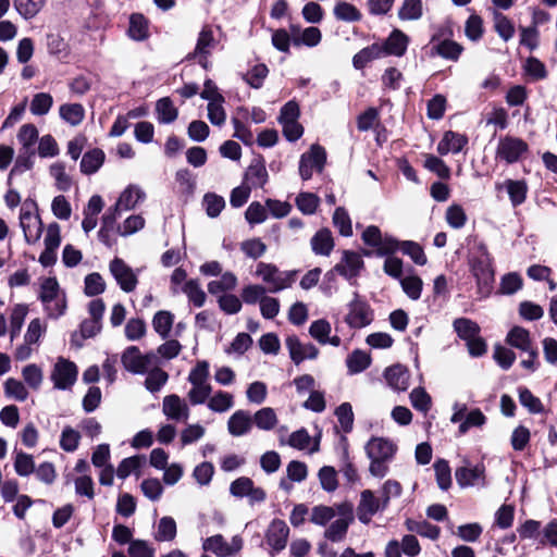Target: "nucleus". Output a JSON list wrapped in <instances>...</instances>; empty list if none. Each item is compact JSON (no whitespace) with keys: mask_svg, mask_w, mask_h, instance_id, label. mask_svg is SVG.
I'll list each match as a JSON object with an SVG mask.
<instances>
[{"mask_svg":"<svg viewBox=\"0 0 557 557\" xmlns=\"http://www.w3.org/2000/svg\"><path fill=\"white\" fill-rule=\"evenodd\" d=\"M39 299L50 319H58L66 311V295L61 290L55 277H46L40 284Z\"/></svg>","mask_w":557,"mask_h":557,"instance_id":"f257e3e1","label":"nucleus"},{"mask_svg":"<svg viewBox=\"0 0 557 557\" xmlns=\"http://www.w3.org/2000/svg\"><path fill=\"white\" fill-rule=\"evenodd\" d=\"M256 275L267 284L268 293L276 294L295 283L297 271H281L275 264L259 262Z\"/></svg>","mask_w":557,"mask_h":557,"instance_id":"f03ea898","label":"nucleus"},{"mask_svg":"<svg viewBox=\"0 0 557 557\" xmlns=\"http://www.w3.org/2000/svg\"><path fill=\"white\" fill-rule=\"evenodd\" d=\"M209 363L206 360L198 361L188 374L191 384L187 397L191 405L203 404L210 396L212 387L209 383Z\"/></svg>","mask_w":557,"mask_h":557,"instance_id":"7ed1b4c3","label":"nucleus"},{"mask_svg":"<svg viewBox=\"0 0 557 557\" xmlns=\"http://www.w3.org/2000/svg\"><path fill=\"white\" fill-rule=\"evenodd\" d=\"M121 362L128 372L145 374L150 368L158 364L159 357L153 351L141 354L137 346H129L123 351Z\"/></svg>","mask_w":557,"mask_h":557,"instance_id":"20e7f679","label":"nucleus"},{"mask_svg":"<svg viewBox=\"0 0 557 557\" xmlns=\"http://www.w3.org/2000/svg\"><path fill=\"white\" fill-rule=\"evenodd\" d=\"M37 210V205L34 201L24 202L20 213V225L24 233L25 242L29 245L37 243L42 234V222Z\"/></svg>","mask_w":557,"mask_h":557,"instance_id":"39448f33","label":"nucleus"},{"mask_svg":"<svg viewBox=\"0 0 557 557\" xmlns=\"http://www.w3.org/2000/svg\"><path fill=\"white\" fill-rule=\"evenodd\" d=\"M528 151L529 146L523 139L506 135L498 140L496 159L512 164L518 162Z\"/></svg>","mask_w":557,"mask_h":557,"instance_id":"423d86ee","label":"nucleus"},{"mask_svg":"<svg viewBox=\"0 0 557 557\" xmlns=\"http://www.w3.org/2000/svg\"><path fill=\"white\" fill-rule=\"evenodd\" d=\"M326 161V152L320 145H312L309 151L300 157L299 174L304 181L312 177L313 171L322 172Z\"/></svg>","mask_w":557,"mask_h":557,"instance_id":"0eeeda50","label":"nucleus"},{"mask_svg":"<svg viewBox=\"0 0 557 557\" xmlns=\"http://www.w3.org/2000/svg\"><path fill=\"white\" fill-rule=\"evenodd\" d=\"M216 45L218 40L214 38L212 28L210 26H203L198 35L196 47L194 51L187 55V59H196L198 63L207 70L209 67L208 59Z\"/></svg>","mask_w":557,"mask_h":557,"instance_id":"6e6552de","label":"nucleus"},{"mask_svg":"<svg viewBox=\"0 0 557 557\" xmlns=\"http://www.w3.org/2000/svg\"><path fill=\"white\" fill-rule=\"evenodd\" d=\"M109 271L120 288L125 293H132L138 284L135 271L121 258H114L109 263Z\"/></svg>","mask_w":557,"mask_h":557,"instance_id":"1a4fd4ad","label":"nucleus"},{"mask_svg":"<svg viewBox=\"0 0 557 557\" xmlns=\"http://www.w3.org/2000/svg\"><path fill=\"white\" fill-rule=\"evenodd\" d=\"M77 379V367L74 362L59 358L51 373V380L54 387L66 389L71 387Z\"/></svg>","mask_w":557,"mask_h":557,"instance_id":"9d476101","label":"nucleus"},{"mask_svg":"<svg viewBox=\"0 0 557 557\" xmlns=\"http://www.w3.org/2000/svg\"><path fill=\"white\" fill-rule=\"evenodd\" d=\"M373 320V311L370 306L356 298L348 306L346 323L352 329H361L369 325Z\"/></svg>","mask_w":557,"mask_h":557,"instance_id":"9b49d317","label":"nucleus"},{"mask_svg":"<svg viewBox=\"0 0 557 557\" xmlns=\"http://www.w3.org/2000/svg\"><path fill=\"white\" fill-rule=\"evenodd\" d=\"M162 412L169 420L186 422L190 411L183 398L176 394H171L166 395L162 400Z\"/></svg>","mask_w":557,"mask_h":557,"instance_id":"f8f14e48","label":"nucleus"},{"mask_svg":"<svg viewBox=\"0 0 557 557\" xmlns=\"http://www.w3.org/2000/svg\"><path fill=\"white\" fill-rule=\"evenodd\" d=\"M471 272L476 278L480 289H490L494 282L493 258H472L470 260Z\"/></svg>","mask_w":557,"mask_h":557,"instance_id":"ddd939ff","label":"nucleus"},{"mask_svg":"<svg viewBox=\"0 0 557 557\" xmlns=\"http://www.w3.org/2000/svg\"><path fill=\"white\" fill-rule=\"evenodd\" d=\"M455 478L460 487H470L475 485H485V467L478 463L473 467L467 465L457 468Z\"/></svg>","mask_w":557,"mask_h":557,"instance_id":"4468645a","label":"nucleus"},{"mask_svg":"<svg viewBox=\"0 0 557 557\" xmlns=\"http://www.w3.org/2000/svg\"><path fill=\"white\" fill-rule=\"evenodd\" d=\"M290 359L299 364L306 359H315L319 349L311 343H301L296 335H289L285 341Z\"/></svg>","mask_w":557,"mask_h":557,"instance_id":"2eb2a0df","label":"nucleus"},{"mask_svg":"<svg viewBox=\"0 0 557 557\" xmlns=\"http://www.w3.org/2000/svg\"><path fill=\"white\" fill-rule=\"evenodd\" d=\"M363 268V260L358 252L344 250L341 262H338L330 273L334 271L347 280H351L359 275Z\"/></svg>","mask_w":557,"mask_h":557,"instance_id":"dca6fc26","label":"nucleus"},{"mask_svg":"<svg viewBox=\"0 0 557 557\" xmlns=\"http://www.w3.org/2000/svg\"><path fill=\"white\" fill-rule=\"evenodd\" d=\"M385 507L386 506H383L382 497H375L372 491L364 490L360 494L357 515L361 522H369L372 516L383 510Z\"/></svg>","mask_w":557,"mask_h":557,"instance_id":"f3484780","label":"nucleus"},{"mask_svg":"<svg viewBox=\"0 0 557 557\" xmlns=\"http://www.w3.org/2000/svg\"><path fill=\"white\" fill-rule=\"evenodd\" d=\"M396 451V446L388 440L372 437L366 445V453L369 459L389 461Z\"/></svg>","mask_w":557,"mask_h":557,"instance_id":"a211bd4d","label":"nucleus"},{"mask_svg":"<svg viewBox=\"0 0 557 557\" xmlns=\"http://www.w3.org/2000/svg\"><path fill=\"white\" fill-rule=\"evenodd\" d=\"M409 37L400 29H394L381 45L383 55L403 57L408 48Z\"/></svg>","mask_w":557,"mask_h":557,"instance_id":"6ab92c4d","label":"nucleus"},{"mask_svg":"<svg viewBox=\"0 0 557 557\" xmlns=\"http://www.w3.org/2000/svg\"><path fill=\"white\" fill-rule=\"evenodd\" d=\"M384 377L388 386L396 392H405L409 387V371L400 364L386 368Z\"/></svg>","mask_w":557,"mask_h":557,"instance_id":"aec40b11","label":"nucleus"},{"mask_svg":"<svg viewBox=\"0 0 557 557\" xmlns=\"http://www.w3.org/2000/svg\"><path fill=\"white\" fill-rule=\"evenodd\" d=\"M252 419L248 411L236 410L227 421V431L233 436H243L250 432Z\"/></svg>","mask_w":557,"mask_h":557,"instance_id":"412c9836","label":"nucleus"},{"mask_svg":"<svg viewBox=\"0 0 557 557\" xmlns=\"http://www.w3.org/2000/svg\"><path fill=\"white\" fill-rule=\"evenodd\" d=\"M467 144L468 139L465 135L448 131L438 143L437 152L441 156H445L448 152L458 153Z\"/></svg>","mask_w":557,"mask_h":557,"instance_id":"4be33fe9","label":"nucleus"},{"mask_svg":"<svg viewBox=\"0 0 557 557\" xmlns=\"http://www.w3.org/2000/svg\"><path fill=\"white\" fill-rule=\"evenodd\" d=\"M268 171L261 160H255L245 173L246 186L252 188L263 187L268 182Z\"/></svg>","mask_w":557,"mask_h":557,"instance_id":"5701e85b","label":"nucleus"},{"mask_svg":"<svg viewBox=\"0 0 557 557\" xmlns=\"http://www.w3.org/2000/svg\"><path fill=\"white\" fill-rule=\"evenodd\" d=\"M312 251L320 256H330L334 248V239L329 228L319 230L310 240Z\"/></svg>","mask_w":557,"mask_h":557,"instance_id":"b1692460","label":"nucleus"},{"mask_svg":"<svg viewBox=\"0 0 557 557\" xmlns=\"http://www.w3.org/2000/svg\"><path fill=\"white\" fill-rule=\"evenodd\" d=\"M104 152L99 148H94L83 154L81 160V172L86 175L96 173L103 164Z\"/></svg>","mask_w":557,"mask_h":557,"instance_id":"393cba45","label":"nucleus"},{"mask_svg":"<svg viewBox=\"0 0 557 557\" xmlns=\"http://www.w3.org/2000/svg\"><path fill=\"white\" fill-rule=\"evenodd\" d=\"M506 342L521 351L533 348L530 332L522 326H513L507 334Z\"/></svg>","mask_w":557,"mask_h":557,"instance_id":"a878e982","label":"nucleus"},{"mask_svg":"<svg viewBox=\"0 0 557 557\" xmlns=\"http://www.w3.org/2000/svg\"><path fill=\"white\" fill-rule=\"evenodd\" d=\"M288 533L287 524H270L267 542L275 552H281L286 545Z\"/></svg>","mask_w":557,"mask_h":557,"instance_id":"bb28decb","label":"nucleus"},{"mask_svg":"<svg viewBox=\"0 0 557 557\" xmlns=\"http://www.w3.org/2000/svg\"><path fill=\"white\" fill-rule=\"evenodd\" d=\"M383 57L381 45L374 42L357 52L352 58V64L357 70H361L369 62Z\"/></svg>","mask_w":557,"mask_h":557,"instance_id":"cd10ccee","label":"nucleus"},{"mask_svg":"<svg viewBox=\"0 0 557 557\" xmlns=\"http://www.w3.org/2000/svg\"><path fill=\"white\" fill-rule=\"evenodd\" d=\"M174 323V314L168 310H160L156 312L152 319V327L161 338L169 337Z\"/></svg>","mask_w":557,"mask_h":557,"instance_id":"c85d7f7f","label":"nucleus"},{"mask_svg":"<svg viewBox=\"0 0 557 557\" xmlns=\"http://www.w3.org/2000/svg\"><path fill=\"white\" fill-rule=\"evenodd\" d=\"M145 462H146V457L143 455H136V456H132V457L123 459L116 469L117 478L126 479L132 473L139 476L140 475L139 469L143 467V465H145Z\"/></svg>","mask_w":557,"mask_h":557,"instance_id":"c756f323","label":"nucleus"},{"mask_svg":"<svg viewBox=\"0 0 557 557\" xmlns=\"http://www.w3.org/2000/svg\"><path fill=\"white\" fill-rule=\"evenodd\" d=\"M252 419V423L256 424V426L259 430L262 431H271L273 430L277 422V416L273 408L271 407H263L255 412Z\"/></svg>","mask_w":557,"mask_h":557,"instance_id":"7c9ffc66","label":"nucleus"},{"mask_svg":"<svg viewBox=\"0 0 557 557\" xmlns=\"http://www.w3.org/2000/svg\"><path fill=\"white\" fill-rule=\"evenodd\" d=\"M157 119L161 124H170L177 119L178 111L169 97L159 99L156 103Z\"/></svg>","mask_w":557,"mask_h":557,"instance_id":"2f4dec72","label":"nucleus"},{"mask_svg":"<svg viewBox=\"0 0 557 557\" xmlns=\"http://www.w3.org/2000/svg\"><path fill=\"white\" fill-rule=\"evenodd\" d=\"M400 21H418L423 16L422 0H404L398 10Z\"/></svg>","mask_w":557,"mask_h":557,"instance_id":"473e14b6","label":"nucleus"},{"mask_svg":"<svg viewBox=\"0 0 557 557\" xmlns=\"http://www.w3.org/2000/svg\"><path fill=\"white\" fill-rule=\"evenodd\" d=\"M145 387L150 393L159 392L168 382L169 374L156 364L146 372Z\"/></svg>","mask_w":557,"mask_h":557,"instance_id":"72a5a7b5","label":"nucleus"},{"mask_svg":"<svg viewBox=\"0 0 557 557\" xmlns=\"http://www.w3.org/2000/svg\"><path fill=\"white\" fill-rule=\"evenodd\" d=\"M145 198V193L137 186H128L119 197L116 205L122 210L134 209Z\"/></svg>","mask_w":557,"mask_h":557,"instance_id":"f704fd0d","label":"nucleus"},{"mask_svg":"<svg viewBox=\"0 0 557 557\" xmlns=\"http://www.w3.org/2000/svg\"><path fill=\"white\" fill-rule=\"evenodd\" d=\"M453 327L457 335L463 341H470L480 334V326L476 322L468 318H457L453 322Z\"/></svg>","mask_w":557,"mask_h":557,"instance_id":"c9c22d12","label":"nucleus"},{"mask_svg":"<svg viewBox=\"0 0 557 557\" xmlns=\"http://www.w3.org/2000/svg\"><path fill=\"white\" fill-rule=\"evenodd\" d=\"M28 313V307L24 304L15 305L10 317V339L13 342L20 334Z\"/></svg>","mask_w":557,"mask_h":557,"instance_id":"e433bc0d","label":"nucleus"},{"mask_svg":"<svg viewBox=\"0 0 557 557\" xmlns=\"http://www.w3.org/2000/svg\"><path fill=\"white\" fill-rule=\"evenodd\" d=\"M35 151H26L21 150L20 154L17 156L14 166L11 169L8 177V185L12 184V180L26 172L29 171L34 165V158Z\"/></svg>","mask_w":557,"mask_h":557,"instance_id":"4c0bfd02","label":"nucleus"},{"mask_svg":"<svg viewBox=\"0 0 557 557\" xmlns=\"http://www.w3.org/2000/svg\"><path fill=\"white\" fill-rule=\"evenodd\" d=\"M182 292L187 296L188 300L196 307H202L206 302L207 295L201 288L198 280H188L182 287Z\"/></svg>","mask_w":557,"mask_h":557,"instance_id":"58836bf2","label":"nucleus"},{"mask_svg":"<svg viewBox=\"0 0 557 557\" xmlns=\"http://www.w3.org/2000/svg\"><path fill=\"white\" fill-rule=\"evenodd\" d=\"M60 116L69 124L76 126L82 123L85 110L79 103L62 104L59 109Z\"/></svg>","mask_w":557,"mask_h":557,"instance_id":"ea45409f","label":"nucleus"},{"mask_svg":"<svg viewBox=\"0 0 557 557\" xmlns=\"http://www.w3.org/2000/svg\"><path fill=\"white\" fill-rule=\"evenodd\" d=\"M333 13L337 20L345 22H358L362 16L354 4L346 1H338L334 7Z\"/></svg>","mask_w":557,"mask_h":557,"instance_id":"a19ab883","label":"nucleus"},{"mask_svg":"<svg viewBox=\"0 0 557 557\" xmlns=\"http://www.w3.org/2000/svg\"><path fill=\"white\" fill-rule=\"evenodd\" d=\"M128 35L134 40H144L148 36V22L143 14H132L129 17Z\"/></svg>","mask_w":557,"mask_h":557,"instance_id":"79ce46f5","label":"nucleus"},{"mask_svg":"<svg viewBox=\"0 0 557 557\" xmlns=\"http://www.w3.org/2000/svg\"><path fill=\"white\" fill-rule=\"evenodd\" d=\"M505 184L512 206L517 207L523 203L527 198V184L523 181L513 180H507Z\"/></svg>","mask_w":557,"mask_h":557,"instance_id":"37998d69","label":"nucleus"},{"mask_svg":"<svg viewBox=\"0 0 557 557\" xmlns=\"http://www.w3.org/2000/svg\"><path fill=\"white\" fill-rule=\"evenodd\" d=\"M46 0H14V7L25 20H29L40 12Z\"/></svg>","mask_w":557,"mask_h":557,"instance_id":"c03bdc74","label":"nucleus"},{"mask_svg":"<svg viewBox=\"0 0 557 557\" xmlns=\"http://www.w3.org/2000/svg\"><path fill=\"white\" fill-rule=\"evenodd\" d=\"M234 406L233 395L219 391L208 401V408L214 412H225Z\"/></svg>","mask_w":557,"mask_h":557,"instance_id":"a18cd8bd","label":"nucleus"},{"mask_svg":"<svg viewBox=\"0 0 557 557\" xmlns=\"http://www.w3.org/2000/svg\"><path fill=\"white\" fill-rule=\"evenodd\" d=\"M53 104V98L48 92L36 94L32 101L29 110L34 115H46Z\"/></svg>","mask_w":557,"mask_h":557,"instance_id":"49530a36","label":"nucleus"},{"mask_svg":"<svg viewBox=\"0 0 557 557\" xmlns=\"http://www.w3.org/2000/svg\"><path fill=\"white\" fill-rule=\"evenodd\" d=\"M269 74V69L265 64L260 63L253 65L245 75V82L252 88L259 89L262 87L265 77Z\"/></svg>","mask_w":557,"mask_h":557,"instance_id":"de8ad7c7","label":"nucleus"},{"mask_svg":"<svg viewBox=\"0 0 557 557\" xmlns=\"http://www.w3.org/2000/svg\"><path fill=\"white\" fill-rule=\"evenodd\" d=\"M22 150L34 151L33 146L38 140V129L34 124H24L17 133Z\"/></svg>","mask_w":557,"mask_h":557,"instance_id":"09e8293b","label":"nucleus"},{"mask_svg":"<svg viewBox=\"0 0 557 557\" xmlns=\"http://www.w3.org/2000/svg\"><path fill=\"white\" fill-rule=\"evenodd\" d=\"M523 286V280L517 272H510L502 276L499 293L503 295H512Z\"/></svg>","mask_w":557,"mask_h":557,"instance_id":"8fccbe9b","label":"nucleus"},{"mask_svg":"<svg viewBox=\"0 0 557 557\" xmlns=\"http://www.w3.org/2000/svg\"><path fill=\"white\" fill-rule=\"evenodd\" d=\"M333 224L342 236L349 237L352 235L351 220L345 208L338 207L335 209Z\"/></svg>","mask_w":557,"mask_h":557,"instance_id":"3c124183","label":"nucleus"},{"mask_svg":"<svg viewBox=\"0 0 557 557\" xmlns=\"http://www.w3.org/2000/svg\"><path fill=\"white\" fill-rule=\"evenodd\" d=\"M346 363L350 373H360L370 366L371 358L364 351L357 349L348 356Z\"/></svg>","mask_w":557,"mask_h":557,"instance_id":"603ef678","label":"nucleus"},{"mask_svg":"<svg viewBox=\"0 0 557 557\" xmlns=\"http://www.w3.org/2000/svg\"><path fill=\"white\" fill-rule=\"evenodd\" d=\"M84 283V293L89 297L98 296L106 290V282L98 272L86 275Z\"/></svg>","mask_w":557,"mask_h":557,"instance_id":"864d4df0","label":"nucleus"},{"mask_svg":"<svg viewBox=\"0 0 557 557\" xmlns=\"http://www.w3.org/2000/svg\"><path fill=\"white\" fill-rule=\"evenodd\" d=\"M436 482L441 490H448L451 485V475H450V468L446 460L438 459L433 465Z\"/></svg>","mask_w":557,"mask_h":557,"instance_id":"5fc2aeb1","label":"nucleus"},{"mask_svg":"<svg viewBox=\"0 0 557 557\" xmlns=\"http://www.w3.org/2000/svg\"><path fill=\"white\" fill-rule=\"evenodd\" d=\"M523 70L533 81H541L547 77L545 64L535 57H529L525 60Z\"/></svg>","mask_w":557,"mask_h":557,"instance_id":"6e6d98bb","label":"nucleus"},{"mask_svg":"<svg viewBox=\"0 0 557 557\" xmlns=\"http://www.w3.org/2000/svg\"><path fill=\"white\" fill-rule=\"evenodd\" d=\"M410 403L412 407L421 411L423 413H426L432 405V400L430 395L425 392L422 387L413 388L409 395Z\"/></svg>","mask_w":557,"mask_h":557,"instance_id":"4d7b16f0","label":"nucleus"},{"mask_svg":"<svg viewBox=\"0 0 557 557\" xmlns=\"http://www.w3.org/2000/svg\"><path fill=\"white\" fill-rule=\"evenodd\" d=\"M335 416L345 433H349L354 426V412L349 403L341 404L336 410Z\"/></svg>","mask_w":557,"mask_h":557,"instance_id":"13d9d810","label":"nucleus"},{"mask_svg":"<svg viewBox=\"0 0 557 557\" xmlns=\"http://www.w3.org/2000/svg\"><path fill=\"white\" fill-rule=\"evenodd\" d=\"M202 548L207 552L215 554L219 557L230 556V550H227V543L220 534L206 539L202 544Z\"/></svg>","mask_w":557,"mask_h":557,"instance_id":"bf43d9fd","label":"nucleus"},{"mask_svg":"<svg viewBox=\"0 0 557 557\" xmlns=\"http://www.w3.org/2000/svg\"><path fill=\"white\" fill-rule=\"evenodd\" d=\"M486 422V417L480 409L465 413V420L459 424V433L465 434L471 428H480Z\"/></svg>","mask_w":557,"mask_h":557,"instance_id":"052dcab7","label":"nucleus"},{"mask_svg":"<svg viewBox=\"0 0 557 557\" xmlns=\"http://www.w3.org/2000/svg\"><path fill=\"white\" fill-rule=\"evenodd\" d=\"M433 49L438 55L449 60H457L462 51V47L453 40H443Z\"/></svg>","mask_w":557,"mask_h":557,"instance_id":"680f3d73","label":"nucleus"},{"mask_svg":"<svg viewBox=\"0 0 557 557\" xmlns=\"http://www.w3.org/2000/svg\"><path fill=\"white\" fill-rule=\"evenodd\" d=\"M267 288L262 285L250 284L243 288L242 299L247 305H255L261 302L262 298L267 295Z\"/></svg>","mask_w":557,"mask_h":557,"instance_id":"e2e57ef3","label":"nucleus"},{"mask_svg":"<svg viewBox=\"0 0 557 557\" xmlns=\"http://www.w3.org/2000/svg\"><path fill=\"white\" fill-rule=\"evenodd\" d=\"M15 472L20 476H28L35 471V462L30 455L20 451L15 456L14 460Z\"/></svg>","mask_w":557,"mask_h":557,"instance_id":"0e129e2a","label":"nucleus"},{"mask_svg":"<svg viewBox=\"0 0 557 557\" xmlns=\"http://www.w3.org/2000/svg\"><path fill=\"white\" fill-rule=\"evenodd\" d=\"M320 199L312 193H300L296 198L297 208L304 214H313L319 206Z\"/></svg>","mask_w":557,"mask_h":557,"instance_id":"69168bd1","label":"nucleus"},{"mask_svg":"<svg viewBox=\"0 0 557 557\" xmlns=\"http://www.w3.org/2000/svg\"><path fill=\"white\" fill-rule=\"evenodd\" d=\"M400 250L408 255L412 261L419 265H424L428 261L422 247L411 240L403 242L399 246Z\"/></svg>","mask_w":557,"mask_h":557,"instance_id":"338daca9","label":"nucleus"},{"mask_svg":"<svg viewBox=\"0 0 557 557\" xmlns=\"http://www.w3.org/2000/svg\"><path fill=\"white\" fill-rule=\"evenodd\" d=\"M332 331L331 324L325 319H319L311 323L309 334L321 345H325L326 337Z\"/></svg>","mask_w":557,"mask_h":557,"instance_id":"774afa93","label":"nucleus"}]
</instances>
